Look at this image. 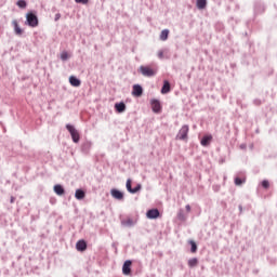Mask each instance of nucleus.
<instances>
[{
    "mask_svg": "<svg viewBox=\"0 0 277 277\" xmlns=\"http://www.w3.org/2000/svg\"><path fill=\"white\" fill-rule=\"evenodd\" d=\"M168 92H170V82L166 80L161 89V94H168Z\"/></svg>",
    "mask_w": 277,
    "mask_h": 277,
    "instance_id": "obj_19",
    "label": "nucleus"
},
{
    "mask_svg": "<svg viewBox=\"0 0 277 277\" xmlns=\"http://www.w3.org/2000/svg\"><path fill=\"white\" fill-rule=\"evenodd\" d=\"M160 213L158 209H151L148 210L146 213V217H148V220H157V217H159Z\"/></svg>",
    "mask_w": 277,
    "mask_h": 277,
    "instance_id": "obj_8",
    "label": "nucleus"
},
{
    "mask_svg": "<svg viewBox=\"0 0 277 277\" xmlns=\"http://www.w3.org/2000/svg\"><path fill=\"white\" fill-rule=\"evenodd\" d=\"M16 5L22 8V10H25V8H27V2L25 0H18Z\"/></svg>",
    "mask_w": 277,
    "mask_h": 277,
    "instance_id": "obj_23",
    "label": "nucleus"
},
{
    "mask_svg": "<svg viewBox=\"0 0 277 277\" xmlns=\"http://www.w3.org/2000/svg\"><path fill=\"white\" fill-rule=\"evenodd\" d=\"M181 216H183V214L180 213V214H179V217H181Z\"/></svg>",
    "mask_w": 277,
    "mask_h": 277,
    "instance_id": "obj_37",
    "label": "nucleus"
},
{
    "mask_svg": "<svg viewBox=\"0 0 277 277\" xmlns=\"http://www.w3.org/2000/svg\"><path fill=\"white\" fill-rule=\"evenodd\" d=\"M131 265L132 262L130 260L123 263L122 273L124 274V276H129V274H131Z\"/></svg>",
    "mask_w": 277,
    "mask_h": 277,
    "instance_id": "obj_10",
    "label": "nucleus"
},
{
    "mask_svg": "<svg viewBox=\"0 0 277 277\" xmlns=\"http://www.w3.org/2000/svg\"><path fill=\"white\" fill-rule=\"evenodd\" d=\"M76 250H78V252H85V250H88V242H85V240H78Z\"/></svg>",
    "mask_w": 277,
    "mask_h": 277,
    "instance_id": "obj_7",
    "label": "nucleus"
},
{
    "mask_svg": "<svg viewBox=\"0 0 277 277\" xmlns=\"http://www.w3.org/2000/svg\"><path fill=\"white\" fill-rule=\"evenodd\" d=\"M188 243H190V252L196 253L198 251V245H196V241L189 240Z\"/></svg>",
    "mask_w": 277,
    "mask_h": 277,
    "instance_id": "obj_21",
    "label": "nucleus"
},
{
    "mask_svg": "<svg viewBox=\"0 0 277 277\" xmlns=\"http://www.w3.org/2000/svg\"><path fill=\"white\" fill-rule=\"evenodd\" d=\"M138 72H141L143 77H155V75H157V67L141 66Z\"/></svg>",
    "mask_w": 277,
    "mask_h": 277,
    "instance_id": "obj_1",
    "label": "nucleus"
},
{
    "mask_svg": "<svg viewBox=\"0 0 277 277\" xmlns=\"http://www.w3.org/2000/svg\"><path fill=\"white\" fill-rule=\"evenodd\" d=\"M110 194L115 200H124V194L116 188H113Z\"/></svg>",
    "mask_w": 277,
    "mask_h": 277,
    "instance_id": "obj_6",
    "label": "nucleus"
},
{
    "mask_svg": "<svg viewBox=\"0 0 277 277\" xmlns=\"http://www.w3.org/2000/svg\"><path fill=\"white\" fill-rule=\"evenodd\" d=\"M126 187L130 194L133 192V188L131 187V179L127 180Z\"/></svg>",
    "mask_w": 277,
    "mask_h": 277,
    "instance_id": "obj_26",
    "label": "nucleus"
},
{
    "mask_svg": "<svg viewBox=\"0 0 277 277\" xmlns=\"http://www.w3.org/2000/svg\"><path fill=\"white\" fill-rule=\"evenodd\" d=\"M151 109L154 114H159L161 111V103L159 100H151Z\"/></svg>",
    "mask_w": 277,
    "mask_h": 277,
    "instance_id": "obj_9",
    "label": "nucleus"
},
{
    "mask_svg": "<svg viewBox=\"0 0 277 277\" xmlns=\"http://www.w3.org/2000/svg\"><path fill=\"white\" fill-rule=\"evenodd\" d=\"M38 15L35 14L34 12H28L26 14V25L28 27H38Z\"/></svg>",
    "mask_w": 277,
    "mask_h": 277,
    "instance_id": "obj_2",
    "label": "nucleus"
},
{
    "mask_svg": "<svg viewBox=\"0 0 277 277\" xmlns=\"http://www.w3.org/2000/svg\"><path fill=\"white\" fill-rule=\"evenodd\" d=\"M265 10H267V6L265 5V3L261 2V1H256L254 3L255 16H261V14H265Z\"/></svg>",
    "mask_w": 277,
    "mask_h": 277,
    "instance_id": "obj_4",
    "label": "nucleus"
},
{
    "mask_svg": "<svg viewBox=\"0 0 277 277\" xmlns=\"http://www.w3.org/2000/svg\"><path fill=\"white\" fill-rule=\"evenodd\" d=\"M115 109L118 111V114H122L123 111H127V105L124 102L117 103L115 104Z\"/></svg>",
    "mask_w": 277,
    "mask_h": 277,
    "instance_id": "obj_13",
    "label": "nucleus"
},
{
    "mask_svg": "<svg viewBox=\"0 0 277 277\" xmlns=\"http://www.w3.org/2000/svg\"><path fill=\"white\" fill-rule=\"evenodd\" d=\"M143 93H144V89H142V85L140 84L133 85V91H132L133 96H142Z\"/></svg>",
    "mask_w": 277,
    "mask_h": 277,
    "instance_id": "obj_11",
    "label": "nucleus"
},
{
    "mask_svg": "<svg viewBox=\"0 0 277 277\" xmlns=\"http://www.w3.org/2000/svg\"><path fill=\"white\" fill-rule=\"evenodd\" d=\"M196 5L198 10H205L207 8V0H197Z\"/></svg>",
    "mask_w": 277,
    "mask_h": 277,
    "instance_id": "obj_20",
    "label": "nucleus"
},
{
    "mask_svg": "<svg viewBox=\"0 0 277 277\" xmlns=\"http://www.w3.org/2000/svg\"><path fill=\"white\" fill-rule=\"evenodd\" d=\"M127 224H128L129 226H132V225H133V221H132V220H128V221H127Z\"/></svg>",
    "mask_w": 277,
    "mask_h": 277,
    "instance_id": "obj_34",
    "label": "nucleus"
},
{
    "mask_svg": "<svg viewBox=\"0 0 277 277\" xmlns=\"http://www.w3.org/2000/svg\"><path fill=\"white\" fill-rule=\"evenodd\" d=\"M15 198L11 197V203H14Z\"/></svg>",
    "mask_w": 277,
    "mask_h": 277,
    "instance_id": "obj_35",
    "label": "nucleus"
},
{
    "mask_svg": "<svg viewBox=\"0 0 277 277\" xmlns=\"http://www.w3.org/2000/svg\"><path fill=\"white\" fill-rule=\"evenodd\" d=\"M239 209H240V211H241V206H239Z\"/></svg>",
    "mask_w": 277,
    "mask_h": 277,
    "instance_id": "obj_38",
    "label": "nucleus"
},
{
    "mask_svg": "<svg viewBox=\"0 0 277 277\" xmlns=\"http://www.w3.org/2000/svg\"><path fill=\"white\" fill-rule=\"evenodd\" d=\"M75 198L77 200H83V198H85V192H83V189H76Z\"/></svg>",
    "mask_w": 277,
    "mask_h": 277,
    "instance_id": "obj_16",
    "label": "nucleus"
},
{
    "mask_svg": "<svg viewBox=\"0 0 277 277\" xmlns=\"http://www.w3.org/2000/svg\"><path fill=\"white\" fill-rule=\"evenodd\" d=\"M168 36H170V30L163 29L160 34V40L166 42V40H168Z\"/></svg>",
    "mask_w": 277,
    "mask_h": 277,
    "instance_id": "obj_18",
    "label": "nucleus"
},
{
    "mask_svg": "<svg viewBox=\"0 0 277 277\" xmlns=\"http://www.w3.org/2000/svg\"><path fill=\"white\" fill-rule=\"evenodd\" d=\"M186 211L189 213V211H192V206L187 205L186 206Z\"/></svg>",
    "mask_w": 277,
    "mask_h": 277,
    "instance_id": "obj_33",
    "label": "nucleus"
},
{
    "mask_svg": "<svg viewBox=\"0 0 277 277\" xmlns=\"http://www.w3.org/2000/svg\"><path fill=\"white\" fill-rule=\"evenodd\" d=\"M243 183V181L239 177L235 179V185H241Z\"/></svg>",
    "mask_w": 277,
    "mask_h": 277,
    "instance_id": "obj_29",
    "label": "nucleus"
},
{
    "mask_svg": "<svg viewBox=\"0 0 277 277\" xmlns=\"http://www.w3.org/2000/svg\"><path fill=\"white\" fill-rule=\"evenodd\" d=\"M197 265H198V259L193 258V259L188 260V266L196 267Z\"/></svg>",
    "mask_w": 277,
    "mask_h": 277,
    "instance_id": "obj_22",
    "label": "nucleus"
},
{
    "mask_svg": "<svg viewBox=\"0 0 277 277\" xmlns=\"http://www.w3.org/2000/svg\"><path fill=\"white\" fill-rule=\"evenodd\" d=\"M69 57H70V55L68 54V52L63 51V52L61 53V60H62V62H66V60H68Z\"/></svg>",
    "mask_w": 277,
    "mask_h": 277,
    "instance_id": "obj_24",
    "label": "nucleus"
},
{
    "mask_svg": "<svg viewBox=\"0 0 277 277\" xmlns=\"http://www.w3.org/2000/svg\"><path fill=\"white\" fill-rule=\"evenodd\" d=\"M261 185L264 189H269V181L263 180Z\"/></svg>",
    "mask_w": 277,
    "mask_h": 277,
    "instance_id": "obj_25",
    "label": "nucleus"
},
{
    "mask_svg": "<svg viewBox=\"0 0 277 277\" xmlns=\"http://www.w3.org/2000/svg\"><path fill=\"white\" fill-rule=\"evenodd\" d=\"M76 3H82V5H88L90 3V0H75Z\"/></svg>",
    "mask_w": 277,
    "mask_h": 277,
    "instance_id": "obj_28",
    "label": "nucleus"
},
{
    "mask_svg": "<svg viewBox=\"0 0 277 277\" xmlns=\"http://www.w3.org/2000/svg\"><path fill=\"white\" fill-rule=\"evenodd\" d=\"M54 193L56 196H64V194H66V190L64 189V186H62L61 184H56L54 185Z\"/></svg>",
    "mask_w": 277,
    "mask_h": 277,
    "instance_id": "obj_12",
    "label": "nucleus"
},
{
    "mask_svg": "<svg viewBox=\"0 0 277 277\" xmlns=\"http://www.w3.org/2000/svg\"><path fill=\"white\" fill-rule=\"evenodd\" d=\"M12 25L14 27L16 36H23V29L21 28V26H18V22L16 19L12 22Z\"/></svg>",
    "mask_w": 277,
    "mask_h": 277,
    "instance_id": "obj_15",
    "label": "nucleus"
},
{
    "mask_svg": "<svg viewBox=\"0 0 277 277\" xmlns=\"http://www.w3.org/2000/svg\"><path fill=\"white\" fill-rule=\"evenodd\" d=\"M69 83L70 85H72L74 88H79V85H81V80H79L77 77L75 76H70L69 77Z\"/></svg>",
    "mask_w": 277,
    "mask_h": 277,
    "instance_id": "obj_14",
    "label": "nucleus"
},
{
    "mask_svg": "<svg viewBox=\"0 0 277 277\" xmlns=\"http://www.w3.org/2000/svg\"><path fill=\"white\" fill-rule=\"evenodd\" d=\"M66 129L70 133L72 142H75V144H79V140H81L79 131H77V129L71 124H67Z\"/></svg>",
    "mask_w": 277,
    "mask_h": 277,
    "instance_id": "obj_3",
    "label": "nucleus"
},
{
    "mask_svg": "<svg viewBox=\"0 0 277 277\" xmlns=\"http://www.w3.org/2000/svg\"><path fill=\"white\" fill-rule=\"evenodd\" d=\"M188 134H189V126L184 124V126H182L179 133L176 134V140L185 141V140H187Z\"/></svg>",
    "mask_w": 277,
    "mask_h": 277,
    "instance_id": "obj_5",
    "label": "nucleus"
},
{
    "mask_svg": "<svg viewBox=\"0 0 277 277\" xmlns=\"http://www.w3.org/2000/svg\"><path fill=\"white\" fill-rule=\"evenodd\" d=\"M158 57H159V60H163V50H160L158 52Z\"/></svg>",
    "mask_w": 277,
    "mask_h": 277,
    "instance_id": "obj_30",
    "label": "nucleus"
},
{
    "mask_svg": "<svg viewBox=\"0 0 277 277\" xmlns=\"http://www.w3.org/2000/svg\"><path fill=\"white\" fill-rule=\"evenodd\" d=\"M181 216H183V214L180 213V214H179V217H181Z\"/></svg>",
    "mask_w": 277,
    "mask_h": 277,
    "instance_id": "obj_36",
    "label": "nucleus"
},
{
    "mask_svg": "<svg viewBox=\"0 0 277 277\" xmlns=\"http://www.w3.org/2000/svg\"><path fill=\"white\" fill-rule=\"evenodd\" d=\"M253 103H254V105L259 106V105H261L262 102H261V100L256 98L253 101Z\"/></svg>",
    "mask_w": 277,
    "mask_h": 277,
    "instance_id": "obj_31",
    "label": "nucleus"
},
{
    "mask_svg": "<svg viewBox=\"0 0 277 277\" xmlns=\"http://www.w3.org/2000/svg\"><path fill=\"white\" fill-rule=\"evenodd\" d=\"M142 189V184H137L134 188H132L131 194H137Z\"/></svg>",
    "mask_w": 277,
    "mask_h": 277,
    "instance_id": "obj_27",
    "label": "nucleus"
},
{
    "mask_svg": "<svg viewBox=\"0 0 277 277\" xmlns=\"http://www.w3.org/2000/svg\"><path fill=\"white\" fill-rule=\"evenodd\" d=\"M60 18H62V15H61L60 13H57V14L55 15L54 21H60Z\"/></svg>",
    "mask_w": 277,
    "mask_h": 277,
    "instance_id": "obj_32",
    "label": "nucleus"
},
{
    "mask_svg": "<svg viewBox=\"0 0 277 277\" xmlns=\"http://www.w3.org/2000/svg\"><path fill=\"white\" fill-rule=\"evenodd\" d=\"M211 140H213V136L206 135L201 138V146H209L211 144Z\"/></svg>",
    "mask_w": 277,
    "mask_h": 277,
    "instance_id": "obj_17",
    "label": "nucleus"
}]
</instances>
